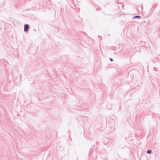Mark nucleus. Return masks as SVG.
Masks as SVG:
<instances>
[{"mask_svg": "<svg viewBox=\"0 0 160 160\" xmlns=\"http://www.w3.org/2000/svg\"><path fill=\"white\" fill-rule=\"evenodd\" d=\"M112 139H108L106 138L105 140H104V144H109L110 143H112Z\"/></svg>", "mask_w": 160, "mask_h": 160, "instance_id": "1", "label": "nucleus"}, {"mask_svg": "<svg viewBox=\"0 0 160 160\" xmlns=\"http://www.w3.org/2000/svg\"><path fill=\"white\" fill-rule=\"evenodd\" d=\"M29 25L27 24H25L24 25V31L25 32H27L28 31L29 29Z\"/></svg>", "mask_w": 160, "mask_h": 160, "instance_id": "2", "label": "nucleus"}, {"mask_svg": "<svg viewBox=\"0 0 160 160\" xmlns=\"http://www.w3.org/2000/svg\"><path fill=\"white\" fill-rule=\"evenodd\" d=\"M146 152L148 154H150L152 153V151L150 150H147Z\"/></svg>", "mask_w": 160, "mask_h": 160, "instance_id": "3", "label": "nucleus"}, {"mask_svg": "<svg viewBox=\"0 0 160 160\" xmlns=\"http://www.w3.org/2000/svg\"><path fill=\"white\" fill-rule=\"evenodd\" d=\"M141 17L139 16H136L133 17V18H136L137 19H139L141 18Z\"/></svg>", "mask_w": 160, "mask_h": 160, "instance_id": "4", "label": "nucleus"}, {"mask_svg": "<svg viewBox=\"0 0 160 160\" xmlns=\"http://www.w3.org/2000/svg\"><path fill=\"white\" fill-rule=\"evenodd\" d=\"M98 160H106V158H100Z\"/></svg>", "mask_w": 160, "mask_h": 160, "instance_id": "5", "label": "nucleus"}, {"mask_svg": "<svg viewBox=\"0 0 160 160\" xmlns=\"http://www.w3.org/2000/svg\"><path fill=\"white\" fill-rule=\"evenodd\" d=\"M139 131H140V133H141V134H142V131L141 130H140V131H139V130H138V131H137V133H139Z\"/></svg>", "mask_w": 160, "mask_h": 160, "instance_id": "6", "label": "nucleus"}, {"mask_svg": "<svg viewBox=\"0 0 160 160\" xmlns=\"http://www.w3.org/2000/svg\"><path fill=\"white\" fill-rule=\"evenodd\" d=\"M157 68H155V67H154V71H157Z\"/></svg>", "mask_w": 160, "mask_h": 160, "instance_id": "7", "label": "nucleus"}, {"mask_svg": "<svg viewBox=\"0 0 160 160\" xmlns=\"http://www.w3.org/2000/svg\"><path fill=\"white\" fill-rule=\"evenodd\" d=\"M109 59L111 62H112L113 61V59L112 58H109Z\"/></svg>", "mask_w": 160, "mask_h": 160, "instance_id": "8", "label": "nucleus"}]
</instances>
